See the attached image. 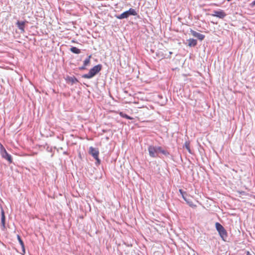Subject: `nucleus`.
Instances as JSON below:
<instances>
[{
    "instance_id": "obj_1",
    "label": "nucleus",
    "mask_w": 255,
    "mask_h": 255,
    "mask_svg": "<svg viewBox=\"0 0 255 255\" xmlns=\"http://www.w3.org/2000/svg\"><path fill=\"white\" fill-rule=\"evenodd\" d=\"M102 67L101 64L95 66L90 70L88 73L83 75L82 77L86 79L92 78L101 70Z\"/></svg>"
},
{
    "instance_id": "obj_2",
    "label": "nucleus",
    "mask_w": 255,
    "mask_h": 255,
    "mask_svg": "<svg viewBox=\"0 0 255 255\" xmlns=\"http://www.w3.org/2000/svg\"><path fill=\"white\" fill-rule=\"evenodd\" d=\"M137 15V12L133 8H130L128 10L124 12L121 14L116 15L115 17L119 19L128 18L130 15L135 16Z\"/></svg>"
},
{
    "instance_id": "obj_3",
    "label": "nucleus",
    "mask_w": 255,
    "mask_h": 255,
    "mask_svg": "<svg viewBox=\"0 0 255 255\" xmlns=\"http://www.w3.org/2000/svg\"><path fill=\"white\" fill-rule=\"evenodd\" d=\"M216 229L218 232L220 236L222 239V240L224 241H226L228 235L227 233L223 226L218 222L216 223L215 224Z\"/></svg>"
},
{
    "instance_id": "obj_4",
    "label": "nucleus",
    "mask_w": 255,
    "mask_h": 255,
    "mask_svg": "<svg viewBox=\"0 0 255 255\" xmlns=\"http://www.w3.org/2000/svg\"><path fill=\"white\" fill-rule=\"evenodd\" d=\"M159 149H160V146H153L150 145L148 147V151L149 152V154L150 156L156 158V157H160L159 154Z\"/></svg>"
},
{
    "instance_id": "obj_5",
    "label": "nucleus",
    "mask_w": 255,
    "mask_h": 255,
    "mask_svg": "<svg viewBox=\"0 0 255 255\" xmlns=\"http://www.w3.org/2000/svg\"><path fill=\"white\" fill-rule=\"evenodd\" d=\"M213 16L223 19L226 15V13L223 10H214L213 13L211 14Z\"/></svg>"
},
{
    "instance_id": "obj_6",
    "label": "nucleus",
    "mask_w": 255,
    "mask_h": 255,
    "mask_svg": "<svg viewBox=\"0 0 255 255\" xmlns=\"http://www.w3.org/2000/svg\"><path fill=\"white\" fill-rule=\"evenodd\" d=\"M0 154L3 158L7 160L9 163H12V159L11 156L7 152L6 150L1 151Z\"/></svg>"
},
{
    "instance_id": "obj_7",
    "label": "nucleus",
    "mask_w": 255,
    "mask_h": 255,
    "mask_svg": "<svg viewBox=\"0 0 255 255\" xmlns=\"http://www.w3.org/2000/svg\"><path fill=\"white\" fill-rule=\"evenodd\" d=\"M89 153L92 155L94 158L99 156V151L97 148L91 146L89 148Z\"/></svg>"
},
{
    "instance_id": "obj_8",
    "label": "nucleus",
    "mask_w": 255,
    "mask_h": 255,
    "mask_svg": "<svg viewBox=\"0 0 255 255\" xmlns=\"http://www.w3.org/2000/svg\"><path fill=\"white\" fill-rule=\"evenodd\" d=\"M191 34L194 36L195 37L197 38L200 40H203L205 38V35L202 34L200 33H198L194 30H191L190 31Z\"/></svg>"
},
{
    "instance_id": "obj_9",
    "label": "nucleus",
    "mask_w": 255,
    "mask_h": 255,
    "mask_svg": "<svg viewBox=\"0 0 255 255\" xmlns=\"http://www.w3.org/2000/svg\"><path fill=\"white\" fill-rule=\"evenodd\" d=\"M26 23H27V21H17L16 24L19 29H20L22 32H24Z\"/></svg>"
},
{
    "instance_id": "obj_10",
    "label": "nucleus",
    "mask_w": 255,
    "mask_h": 255,
    "mask_svg": "<svg viewBox=\"0 0 255 255\" xmlns=\"http://www.w3.org/2000/svg\"><path fill=\"white\" fill-rule=\"evenodd\" d=\"M5 215L4 212L2 209L1 210V227L2 230H4L5 228Z\"/></svg>"
},
{
    "instance_id": "obj_11",
    "label": "nucleus",
    "mask_w": 255,
    "mask_h": 255,
    "mask_svg": "<svg viewBox=\"0 0 255 255\" xmlns=\"http://www.w3.org/2000/svg\"><path fill=\"white\" fill-rule=\"evenodd\" d=\"M66 80L67 81V83H70L71 85H73L74 84H75L78 82V80L76 78H75L74 76H68L66 78Z\"/></svg>"
},
{
    "instance_id": "obj_12",
    "label": "nucleus",
    "mask_w": 255,
    "mask_h": 255,
    "mask_svg": "<svg viewBox=\"0 0 255 255\" xmlns=\"http://www.w3.org/2000/svg\"><path fill=\"white\" fill-rule=\"evenodd\" d=\"M188 45L190 47H194L197 45V42L196 39L190 38L187 40Z\"/></svg>"
},
{
    "instance_id": "obj_13",
    "label": "nucleus",
    "mask_w": 255,
    "mask_h": 255,
    "mask_svg": "<svg viewBox=\"0 0 255 255\" xmlns=\"http://www.w3.org/2000/svg\"><path fill=\"white\" fill-rule=\"evenodd\" d=\"M17 239H18V241L22 248V251L24 253L25 252V249H24V243L23 242V241H22L20 237L19 236V235H17Z\"/></svg>"
},
{
    "instance_id": "obj_14",
    "label": "nucleus",
    "mask_w": 255,
    "mask_h": 255,
    "mask_svg": "<svg viewBox=\"0 0 255 255\" xmlns=\"http://www.w3.org/2000/svg\"><path fill=\"white\" fill-rule=\"evenodd\" d=\"M70 51L73 53H75V54H79L81 52V50L80 49L77 48V47H72L71 48H70Z\"/></svg>"
},
{
    "instance_id": "obj_15",
    "label": "nucleus",
    "mask_w": 255,
    "mask_h": 255,
    "mask_svg": "<svg viewBox=\"0 0 255 255\" xmlns=\"http://www.w3.org/2000/svg\"><path fill=\"white\" fill-rule=\"evenodd\" d=\"M159 153H161L165 156H168L169 155V153L167 151L163 149L160 146V149H159Z\"/></svg>"
},
{
    "instance_id": "obj_16",
    "label": "nucleus",
    "mask_w": 255,
    "mask_h": 255,
    "mask_svg": "<svg viewBox=\"0 0 255 255\" xmlns=\"http://www.w3.org/2000/svg\"><path fill=\"white\" fill-rule=\"evenodd\" d=\"M91 58V55H89L88 56V57L87 58H86L84 61V64L85 66H87V65H88L90 62V59Z\"/></svg>"
},
{
    "instance_id": "obj_17",
    "label": "nucleus",
    "mask_w": 255,
    "mask_h": 255,
    "mask_svg": "<svg viewBox=\"0 0 255 255\" xmlns=\"http://www.w3.org/2000/svg\"><path fill=\"white\" fill-rule=\"evenodd\" d=\"M179 192H180V194L182 195V196L183 198L184 199V200L186 201L187 203H189L185 196V195L186 194V193L185 192H184L181 189H179Z\"/></svg>"
},
{
    "instance_id": "obj_18",
    "label": "nucleus",
    "mask_w": 255,
    "mask_h": 255,
    "mask_svg": "<svg viewBox=\"0 0 255 255\" xmlns=\"http://www.w3.org/2000/svg\"><path fill=\"white\" fill-rule=\"evenodd\" d=\"M96 160V165H99L100 164V162H101V160H100V159L99 158V156H97V158L95 157L94 158Z\"/></svg>"
},
{
    "instance_id": "obj_19",
    "label": "nucleus",
    "mask_w": 255,
    "mask_h": 255,
    "mask_svg": "<svg viewBox=\"0 0 255 255\" xmlns=\"http://www.w3.org/2000/svg\"><path fill=\"white\" fill-rule=\"evenodd\" d=\"M122 116L123 117V118H125L127 119H132V118L131 117H130L129 116L126 115V114H121Z\"/></svg>"
},
{
    "instance_id": "obj_20",
    "label": "nucleus",
    "mask_w": 255,
    "mask_h": 255,
    "mask_svg": "<svg viewBox=\"0 0 255 255\" xmlns=\"http://www.w3.org/2000/svg\"><path fill=\"white\" fill-rule=\"evenodd\" d=\"M5 149L3 147V146L0 143V152H1V151L4 150Z\"/></svg>"
},
{
    "instance_id": "obj_21",
    "label": "nucleus",
    "mask_w": 255,
    "mask_h": 255,
    "mask_svg": "<svg viewBox=\"0 0 255 255\" xmlns=\"http://www.w3.org/2000/svg\"><path fill=\"white\" fill-rule=\"evenodd\" d=\"M185 146H186V148H187V149L188 150V151L189 152H190V147H189V144L188 143L187 144V143H185Z\"/></svg>"
},
{
    "instance_id": "obj_22",
    "label": "nucleus",
    "mask_w": 255,
    "mask_h": 255,
    "mask_svg": "<svg viewBox=\"0 0 255 255\" xmlns=\"http://www.w3.org/2000/svg\"><path fill=\"white\" fill-rule=\"evenodd\" d=\"M86 66H85L84 65H83V66H82L80 68V70H84L86 69Z\"/></svg>"
},
{
    "instance_id": "obj_23",
    "label": "nucleus",
    "mask_w": 255,
    "mask_h": 255,
    "mask_svg": "<svg viewBox=\"0 0 255 255\" xmlns=\"http://www.w3.org/2000/svg\"><path fill=\"white\" fill-rule=\"evenodd\" d=\"M251 5L252 6H254L255 5V0L251 3Z\"/></svg>"
},
{
    "instance_id": "obj_24",
    "label": "nucleus",
    "mask_w": 255,
    "mask_h": 255,
    "mask_svg": "<svg viewBox=\"0 0 255 255\" xmlns=\"http://www.w3.org/2000/svg\"><path fill=\"white\" fill-rule=\"evenodd\" d=\"M247 255H252L249 252H248Z\"/></svg>"
},
{
    "instance_id": "obj_25",
    "label": "nucleus",
    "mask_w": 255,
    "mask_h": 255,
    "mask_svg": "<svg viewBox=\"0 0 255 255\" xmlns=\"http://www.w3.org/2000/svg\"><path fill=\"white\" fill-rule=\"evenodd\" d=\"M232 0H227L228 1H231Z\"/></svg>"
}]
</instances>
